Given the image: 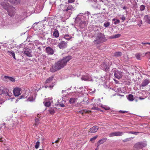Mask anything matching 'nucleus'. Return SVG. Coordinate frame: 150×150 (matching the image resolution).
<instances>
[{
  "mask_svg": "<svg viewBox=\"0 0 150 150\" xmlns=\"http://www.w3.org/2000/svg\"><path fill=\"white\" fill-rule=\"evenodd\" d=\"M108 136L110 137L116 136V132L110 133V134H109Z\"/></svg>",
  "mask_w": 150,
  "mask_h": 150,
  "instance_id": "30",
  "label": "nucleus"
},
{
  "mask_svg": "<svg viewBox=\"0 0 150 150\" xmlns=\"http://www.w3.org/2000/svg\"><path fill=\"white\" fill-rule=\"evenodd\" d=\"M141 11H144L145 8V6L144 5H141L139 7Z\"/></svg>",
  "mask_w": 150,
  "mask_h": 150,
  "instance_id": "37",
  "label": "nucleus"
},
{
  "mask_svg": "<svg viewBox=\"0 0 150 150\" xmlns=\"http://www.w3.org/2000/svg\"><path fill=\"white\" fill-rule=\"evenodd\" d=\"M73 38V37H72L70 35H69L68 34H66L65 35L64 37V38L67 40H70L72 38Z\"/></svg>",
  "mask_w": 150,
  "mask_h": 150,
  "instance_id": "21",
  "label": "nucleus"
},
{
  "mask_svg": "<svg viewBox=\"0 0 150 150\" xmlns=\"http://www.w3.org/2000/svg\"><path fill=\"white\" fill-rule=\"evenodd\" d=\"M23 53L25 54L27 56L29 57H32V51L29 48L25 47L23 48Z\"/></svg>",
  "mask_w": 150,
  "mask_h": 150,
  "instance_id": "7",
  "label": "nucleus"
},
{
  "mask_svg": "<svg viewBox=\"0 0 150 150\" xmlns=\"http://www.w3.org/2000/svg\"><path fill=\"white\" fill-rule=\"evenodd\" d=\"M43 103L47 107H49L51 105V102L49 101L46 102H43Z\"/></svg>",
  "mask_w": 150,
  "mask_h": 150,
  "instance_id": "32",
  "label": "nucleus"
},
{
  "mask_svg": "<svg viewBox=\"0 0 150 150\" xmlns=\"http://www.w3.org/2000/svg\"><path fill=\"white\" fill-rule=\"evenodd\" d=\"M29 101H33L35 100V98H33V97H30L28 99Z\"/></svg>",
  "mask_w": 150,
  "mask_h": 150,
  "instance_id": "43",
  "label": "nucleus"
},
{
  "mask_svg": "<svg viewBox=\"0 0 150 150\" xmlns=\"http://www.w3.org/2000/svg\"><path fill=\"white\" fill-rule=\"evenodd\" d=\"M116 132V136H122L123 133L122 132H120L119 131Z\"/></svg>",
  "mask_w": 150,
  "mask_h": 150,
  "instance_id": "31",
  "label": "nucleus"
},
{
  "mask_svg": "<svg viewBox=\"0 0 150 150\" xmlns=\"http://www.w3.org/2000/svg\"><path fill=\"white\" fill-rule=\"evenodd\" d=\"M114 80L116 82V83H118V81H117V80H116L115 79H114Z\"/></svg>",
  "mask_w": 150,
  "mask_h": 150,
  "instance_id": "56",
  "label": "nucleus"
},
{
  "mask_svg": "<svg viewBox=\"0 0 150 150\" xmlns=\"http://www.w3.org/2000/svg\"><path fill=\"white\" fill-rule=\"evenodd\" d=\"M96 38L93 43L94 45H97L105 42L106 40L105 35L100 33H98L96 36Z\"/></svg>",
  "mask_w": 150,
  "mask_h": 150,
  "instance_id": "3",
  "label": "nucleus"
},
{
  "mask_svg": "<svg viewBox=\"0 0 150 150\" xmlns=\"http://www.w3.org/2000/svg\"><path fill=\"white\" fill-rule=\"evenodd\" d=\"M123 9H126V7L125 6H124L123 8Z\"/></svg>",
  "mask_w": 150,
  "mask_h": 150,
  "instance_id": "62",
  "label": "nucleus"
},
{
  "mask_svg": "<svg viewBox=\"0 0 150 150\" xmlns=\"http://www.w3.org/2000/svg\"><path fill=\"white\" fill-rule=\"evenodd\" d=\"M71 59L70 56H66L59 59L50 68V71L52 72L56 71L64 67L67 63Z\"/></svg>",
  "mask_w": 150,
  "mask_h": 150,
  "instance_id": "1",
  "label": "nucleus"
},
{
  "mask_svg": "<svg viewBox=\"0 0 150 150\" xmlns=\"http://www.w3.org/2000/svg\"><path fill=\"white\" fill-rule=\"evenodd\" d=\"M146 145L147 144L146 142H141L137 143L134 145V148L138 149L145 147Z\"/></svg>",
  "mask_w": 150,
  "mask_h": 150,
  "instance_id": "6",
  "label": "nucleus"
},
{
  "mask_svg": "<svg viewBox=\"0 0 150 150\" xmlns=\"http://www.w3.org/2000/svg\"><path fill=\"white\" fill-rule=\"evenodd\" d=\"M146 54H150V52H147L146 53Z\"/></svg>",
  "mask_w": 150,
  "mask_h": 150,
  "instance_id": "59",
  "label": "nucleus"
},
{
  "mask_svg": "<svg viewBox=\"0 0 150 150\" xmlns=\"http://www.w3.org/2000/svg\"><path fill=\"white\" fill-rule=\"evenodd\" d=\"M144 98H142L141 97H139V99L141 100H142L144 99Z\"/></svg>",
  "mask_w": 150,
  "mask_h": 150,
  "instance_id": "55",
  "label": "nucleus"
},
{
  "mask_svg": "<svg viewBox=\"0 0 150 150\" xmlns=\"http://www.w3.org/2000/svg\"><path fill=\"white\" fill-rule=\"evenodd\" d=\"M40 144V142H36L35 145V147L36 149H37L38 148Z\"/></svg>",
  "mask_w": 150,
  "mask_h": 150,
  "instance_id": "40",
  "label": "nucleus"
},
{
  "mask_svg": "<svg viewBox=\"0 0 150 150\" xmlns=\"http://www.w3.org/2000/svg\"><path fill=\"white\" fill-rule=\"evenodd\" d=\"M129 134H135L136 135H137L139 133L138 132H132V131H130L128 132Z\"/></svg>",
  "mask_w": 150,
  "mask_h": 150,
  "instance_id": "34",
  "label": "nucleus"
},
{
  "mask_svg": "<svg viewBox=\"0 0 150 150\" xmlns=\"http://www.w3.org/2000/svg\"><path fill=\"white\" fill-rule=\"evenodd\" d=\"M75 0H69L68 1L69 3H70L73 2Z\"/></svg>",
  "mask_w": 150,
  "mask_h": 150,
  "instance_id": "51",
  "label": "nucleus"
},
{
  "mask_svg": "<svg viewBox=\"0 0 150 150\" xmlns=\"http://www.w3.org/2000/svg\"><path fill=\"white\" fill-rule=\"evenodd\" d=\"M150 82V80L148 79H145L142 82L141 86L144 87L147 86Z\"/></svg>",
  "mask_w": 150,
  "mask_h": 150,
  "instance_id": "16",
  "label": "nucleus"
},
{
  "mask_svg": "<svg viewBox=\"0 0 150 150\" xmlns=\"http://www.w3.org/2000/svg\"><path fill=\"white\" fill-rule=\"evenodd\" d=\"M92 109L94 110H99V109L96 107H93L92 108Z\"/></svg>",
  "mask_w": 150,
  "mask_h": 150,
  "instance_id": "47",
  "label": "nucleus"
},
{
  "mask_svg": "<svg viewBox=\"0 0 150 150\" xmlns=\"http://www.w3.org/2000/svg\"><path fill=\"white\" fill-rule=\"evenodd\" d=\"M128 99L130 101H133L134 100V97L132 95L129 94L128 96Z\"/></svg>",
  "mask_w": 150,
  "mask_h": 150,
  "instance_id": "25",
  "label": "nucleus"
},
{
  "mask_svg": "<svg viewBox=\"0 0 150 150\" xmlns=\"http://www.w3.org/2000/svg\"><path fill=\"white\" fill-rule=\"evenodd\" d=\"M139 22L140 23L138 24V25L139 27L141 26V25L142 24V21L141 20H140L139 21Z\"/></svg>",
  "mask_w": 150,
  "mask_h": 150,
  "instance_id": "45",
  "label": "nucleus"
},
{
  "mask_svg": "<svg viewBox=\"0 0 150 150\" xmlns=\"http://www.w3.org/2000/svg\"><path fill=\"white\" fill-rule=\"evenodd\" d=\"M103 69H105V70L107 71L109 69V67L107 66L106 64L103 63Z\"/></svg>",
  "mask_w": 150,
  "mask_h": 150,
  "instance_id": "28",
  "label": "nucleus"
},
{
  "mask_svg": "<svg viewBox=\"0 0 150 150\" xmlns=\"http://www.w3.org/2000/svg\"><path fill=\"white\" fill-rule=\"evenodd\" d=\"M66 101H64L63 98H62V100H58V105H60V106L62 107H64V104L65 103Z\"/></svg>",
  "mask_w": 150,
  "mask_h": 150,
  "instance_id": "17",
  "label": "nucleus"
},
{
  "mask_svg": "<svg viewBox=\"0 0 150 150\" xmlns=\"http://www.w3.org/2000/svg\"><path fill=\"white\" fill-rule=\"evenodd\" d=\"M121 18L122 19V20H123V21H124L125 19V17L123 16L121 17Z\"/></svg>",
  "mask_w": 150,
  "mask_h": 150,
  "instance_id": "52",
  "label": "nucleus"
},
{
  "mask_svg": "<svg viewBox=\"0 0 150 150\" xmlns=\"http://www.w3.org/2000/svg\"><path fill=\"white\" fill-rule=\"evenodd\" d=\"M110 24V23L109 22H105L104 23V25L105 27L108 26Z\"/></svg>",
  "mask_w": 150,
  "mask_h": 150,
  "instance_id": "35",
  "label": "nucleus"
},
{
  "mask_svg": "<svg viewBox=\"0 0 150 150\" xmlns=\"http://www.w3.org/2000/svg\"><path fill=\"white\" fill-rule=\"evenodd\" d=\"M105 106V105H102L101 104V107L102 108H104V107Z\"/></svg>",
  "mask_w": 150,
  "mask_h": 150,
  "instance_id": "58",
  "label": "nucleus"
},
{
  "mask_svg": "<svg viewBox=\"0 0 150 150\" xmlns=\"http://www.w3.org/2000/svg\"><path fill=\"white\" fill-rule=\"evenodd\" d=\"M58 46L60 49H64L67 47V43L64 41H63L59 43Z\"/></svg>",
  "mask_w": 150,
  "mask_h": 150,
  "instance_id": "12",
  "label": "nucleus"
},
{
  "mask_svg": "<svg viewBox=\"0 0 150 150\" xmlns=\"http://www.w3.org/2000/svg\"><path fill=\"white\" fill-rule=\"evenodd\" d=\"M122 54V53L121 52H115L114 54V55L117 57H120L121 56Z\"/></svg>",
  "mask_w": 150,
  "mask_h": 150,
  "instance_id": "24",
  "label": "nucleus"
},
{
  "mask_svg": "<svg viewBox=\"0 0 150 150\" xmlns=\"http://www.w3.org/2000/svg\"><path fill=\"white\" fill-rule=\"evenodd\" d=\"M105 110H109L110 109V108L107 106L105 105L103 108Z\"/></svg>",
  "mask_w": 150,
  "mask_h": 150,
  "instance_id": "44",
  "label": "nucleus"
},
{
  "mask_svg": "<svg viewBox=\"0 0 150 150\" xmlns=\"http://www.w3.org/2000/svg\"><path fill=\"white\" fill-rule=\"evenodd\" d=\"M54 78V76L52 75L51 77L48 78L45 81V88H47V87H50V88H52L53 87L54 84V83H52V85H48V84H50V83L52 82V81H53V79Z\"/></svg>",
  "mask_w": 150,
  "mask_h": 150,
  "instance_id": "5",
  "label": "nucleus"
},
{
  "mask_svg": "<svg viewBox=\"0 0 150 150\" xmlns=\"http://www.w3.org/2000/svg\"><path fill=\"white\" fill-rule=\"evenodd\" d=\"M27 96H25L23 94L20 97V98H19V99H21L22 98H26Z\"/></svg>",
  "mask_w": 150,
  "mask_h": 150,
  "instance_id": "42",
  "label": "nucleus"
},
{
  "mask_svg": "<svg viewBox=\"0 0 150 150\" xmlns=\"http://www.w3.org/2000/svg\"><path fill=\"white\" fill-rule=\"evenodd\" d=\"M46 52L49 55H52L54 53V50L51 47H47L45 48Z\"/></svg>",
  "mask_w": 150,
  "mask_h": 150,
  "instance_id": "11",
  "label": "nucleus"
},
{
  "mask_svg": "<svg viewBox=\"0 0 150 150\" xmlns=\"http://www.w3.org/2000/svg\"><path fill=\"white\" fill-rule=\"evenodd\" d=\"M35 125H38L39 124V119L38 118H36L35 119Z\"/></svg>",
  "mask_w": 150,
  "mask_h": 150,
  "instance_id": "41",
  "label": "nucleus"
},
{
  "mask_svg": "<svg viewBox=\"0 0 150 150\" xmlns=\"http://www.w3.org/2000/svg\"><path fill=\"white\" fill-rule=\"evenodd\" d=\"M98 128V127L97 126H94L90 129L89 132L91 133L96 132L97 131Z\"/></svg>",
  "mask_w": 150,
  "mask_h": 150,
  "instance_id": "15",
  "label": "nucleus"
},
{
  "mask_svg": "<svg viewBox=\"0 0 150 150\" xmlns=\"http://www.w3.org/2000/svg\"><path fill=\"white\" fill-rule=\"evenodd\" d=\"M106 140L107 138H105L99 140L98 143L99 144L98 145H99L100 144H103L106 141Z\"/></svg>",
  "mask_w": 150,
  "mask_h": 150,
  "instance_id": "23",
  "label": "nucleus"
},
{
  "mask_svg": "<svg viewBox=\"0 0 150 150\" xmlns=\"http://www.w3.org/2000/svg\"><path fill=\"white\" fill-rule=\"evenodd\" d=\"M143 19L146 23L150 24V17L148 15H145L144 16Z\"/></svg>",
  "mask_w": 150,
  "mask_h": 150,
  "instance_id": "18",
  "label": "nucleus"
},
{
  "mask_svg": "<svg viewBox=\"0 0 150 150\" xmlns=\"http://www.w3.org/2000/svg\"><path fill=\"white\" fill-rule=\"evenodd\" d=\"M54 146L55 148H57L58 147V144L57 143L54 145Z\"/></svg>",
  "mask_w": 150,
  "mask_h": 150,
  "instance_id": "53",
  "label": "nucleus"
},
{
  "mask_svg": "<svg viewBox=\"0 0 150 150\" xmlns=\"http://www.w3.org/2000/svg\"><path fill=\"white\" fill-rule=\"evenodd\" d=\"M120 22V21L119 20H116V21L114 22V24H117L118 23H119Z\"/></svg>",
  "mask_w": 150,
  "mask_h": 150,
  "instance_id": "46",
  "label": "nucleus"
},
{
  "mask_svg": "<svg viewBox=\"0 0 150 150\" xmlns=\"http://www.w3.org/2000/svg\"><path fill=\"white\" fill-rule=\"evenodd\" d=\"M13 92L15 96H18L22 93L21 89L18 87H16L14 88Z\"/></svg>",
  "mask_w": 150,
  "mask_h": 150,
  "instance_id": "8",
  "label": "nucleus"
},
{
  "mask_svg": "<svg viewBox=\"0 0 150 150\" xmlns=\"http://www.w3.org/2000/svg\"><path fill=\"white\" fill-rule=\"evenodd\" d=\"M82 80L86 81H90L92 80V78L91 76L88 74H86L83 75L81 78Z\"/></svg>",
  "mask_w": 150,
  "mask_h": 150,
  "instance_id": "10",
  "label": "nucleus"
},
{
  "mask_svg": "<svg viewBox=\"0 0 150 150\" xmlns=\"http://www.w3.org/2000/svg\"><path fill=\"white\" fill-rule=\"evenodd\" d=\"M4 2H7V1H9L13 4L17 5L19 4L21 2V0H4Z\"/></svg>",
  "mask_w": 150,
  "mask_h": 150,
  "instance_id": "13",
  "label": "nucleus"
},
{
  "mask_svg": "<svg viewBox=\"0 0 150 150\" xmlns=\"http://www.w3.org/2000/svg\"><path fill=\"white\" fill-rule=\"evenodd\" d=\"M74 8L71 5H69L68 6L67 8L64 10V11H66L68 13V16L69 17L72 14V11L74 10Z\"/></svg>",
  "mask_w": 150,
  "mask_h": 150,
  "instance_id": "9",
  "label": "nucleus"
},
{
  "mask_svg": "<svg viewBox=\"0 0 150 150\" xmlns=\"http://www.w3.org/2000/svg\"><path fill=\"white\" fill-rule=\"evenodd\" d=\"M59 142V140H57L55 141L54 142H52V144H54L55 143H57Z\"/></svg>",
  "mask_w": 150,
  "mask_h": 150,
  "instance_id": "54",
  "label": "nucleus"
},
{
  "mask_svg": "<svg viewBox=\"0 0 150 150\" xmlns=\"http://www.w3.org/2000/svg\"><path fill=\"white\" fill-rule=\"evenodd\" d=\"M76 99H77L76 98H71L69 100V102L70 103L73 104V103H75L76 102Z\"/></svg>",
  "mask_w": 150,
  "mask_h": 150,
  "instance_id": "27",
  "label": "nucleus"
},
{
  "mask_svg": "<svg viewBox=\"0 0 150 150\" xmlns=\"http://www.w3.org/2000/svg\"><path fill=\"white\" fill-rule=\"evenodd\" d=\"M116 20V19L115 18H113V19H112V21H115Z\"/></svg>",
  "mask_w": 150,
  "mask_h": 150,
  "instance_id": "64",
  "label": "nucleus"
},
{
  "mask_svg": "<svg viewBox=\"0 0 150 150\" xmlns=\"http://www.w3.org/2000/svg\"><path fill=\"white\" fill-rule=\"evenodd\" d=\"M119 112L122 113H125V112H128L126 111H123V110H120L119 111Z\"/></svg>",
  "mask_w": 150,
  "mask_h": 150,
  "instance_id": "48",
  "label": "nucleus"
},
{
  "mask_svg": "<svg viewBox=\"0 0 150 150\" xmlns=\"http://www.w3.org/2000/svg\"><path fill=\"white\" fill-rule=\"evenodd\" d=\"M147 43H148V42L144 43V42H142V44H143V45L147 44Z\"/></svg>",
  "mask_w": 150,
  "mask_h": 150,
  "instance_id": "57",
  "label": "nucleus"
},
{
  "mask_svg": "<svg viewBox=\"0 0 150 150\" xmlns=\"http://www.w3.org/2000/svg\"><path fill=\"white\" fill-rule=\"evenodd\" d=\"M91 111L86 110H83L79 111V112L82 114H83L84 113H88Z\"/></svg>",
  "mask_w": 150,
  "mask_h": 150,
  "instance_id": "26",
  "label": "nucleus"
},
{
  "mask_svg": "<svg viewBox=\"0 0 150 150\" xmlns=\"http://www.w3.org/2000/svg\"><path fill=\"white\" fill-rule=\"evenodd\" d=\"M53 35L55 38H58L59 36L58 30L56 29H55Z\"/></svg>",
  "mask_w": 150,
  "mask_h": 150,
  "instance_id": "20",
  "label": "nucleus"
},
{
  "mask_svg": "<svg viewBox=\"0 0 150 150\" xmlns=\"http://www.w3.org/2000/svg\"><path fill=\"white\" fill-rule=\"evenodd\" d=\"M2 93V91L1 89H0V95Z\"/></svg>",
  "mask_w": 150,
  "mask_h": 150,
  "instance_id": "60",
  "label": "nucleus"
},
{
  "mask_svg": "<svg viewBox=\"0 0 150 150\" xmlns=\"http://www.w3.org/2000/svg\"><path fill=\"white\" fill-rule=\"evenodd\" d=\"M142 55V54L140 53H137L135 54V56L137 59L138 60L141 59V56Z\"/></svg>",
  "mask_w": 150,
  "mask_h": 150,
  "instance_id": "29",
  "label": "nucleus"
},
{
  "mask_svg": "<svg viewBox=\"0 0 150 150\" xmlns=\"http://www.w3.org/2000/svg\"><path fill=\"white\" fill-rule=\"evenodd\" d=\"M121 36V35L119 34H116L112 36V38H119Z\"/></svg>",
  "mask_w": 150,
  "mask_h": 150,
  "instance_id": "33",
  "label": "nucleus"
},
{
  "mask_svg": "<svg viewBox=\"0 0 150 150\" xmlns=\"http://www.w3.org/2000/svg\"><path fill=\"white\" fill-rule=\"evenodd\" d=\"M1 5L3 8L7 11L9 16L12 17L14 16L16 11L14 7L11 6H9L8 3L7 2H4V1L1 3Z\"/></svg>",
  "mask_w": 150,
  "mask_h": 150,
  "instance_id": "2",
  "label": "nucleus"
},
{
  "mask_svg": "<svg viewBox=\"0 0 150 150\" xmlns=\"http://www.w3.org/2000/svg\"><path fill=\"white\" fill-rule=\"evenodd\" d=\"M21 46H22V45H19L18 47L19 48H21Z\"/></svg>",
  "mask_w": 150,
  "mask_h": 150,
  "instance_id": "61",
  "label": "nucleus"
},
{
  "mask_svg": "<svg viewBox=\"0 0 150 150\" xmlns=\"http://www.w3.org/2000/svg\"><path fill=\"white\" fill-rule=\"evenodd\" d=\"M7 54L10 56H12L14 59H16L14 52L11 51H8Z\"/></svg>",
  "mask_w": 150,
  "mask_h": 150,
  "instance_id": "19",
  "label": "nucleus"
},
{
  "mask_svg": "<svg viewBox=\"0 0 150 150\" xmlns=\"http://www.w3.org/2000/svg\"><path fill=\"white\" fill-rule=\"evenodd\" d=\"M4 78L6 79H8L9 80H10L12 82H14L15 81V79L14 78H12V77L7 76H4Z\"/></svg>",
  "mask_w": 150,
  "mask_h": 150,
  "instance_id": "22",
  "label": "nucleus"
},
{
  "mask_svg": "<svg viewBox=\"0 0 150 150\" xmlns=\"http://www.w3.org/2000/svg\"><path fill=\"white\" fill-rule=\"evenodd\" d=\"M18 99H16V102H15V103H17L18 102Z\"/></svg>",
  "mask_w": 150,
  "mask_h": 150,
  "instance_id": "63",
  "label": "nucleus"
},
{
  "mask_svg": "<svg viewBox=\"0 0 150 150\" xmlns=\"http://www.w3.org/2000/svg\"><path fill=\"white\" fill-rule=\"evenodd\" d=\"M129 140V138H127L123 140V142H126Z\"/></svg>",
  "mask_w": 150,
  "mask_h": 150,
  "instance_id": "50",
  "label": "nucleus"
},
{
  "mask_svg": "<svg viewBox=\"0 0 150 150\" xmlns=\"http://www.w3.org/2000/svg\"><path fill=\"white\" fill-rule=\"evenodd\" d=\"M16 18V21L18 22L19 20H21V17L20 16L16 15L15 16Z\"/></svg>",
  "mask_w": 150,
  "mask_h": 150,
  "instance_id": "36",
  "label": "nucleus"
},
{
  "mask_svg": "<svg viewBox=\"0 0 150 150\" xmlns=\"http://www.w3.org/2000/svg\"><path fill=\"white\" fill-rule=\"evenodd\" d=\"M49 111L50 113L51 114H53L54 113V111L52 108H50L49 110Z\"/></svg>",
  "mask_w": 150,
  "mask_h": 150,
  "instance_id": "38",
  "label": "nucleus"
},
{
  "mask_svg": "<svg viewBox=\"0 0 150 150\" xmlns=\"http://www.w3.org/2000/svg\"><path fill=\"white\" fill-rule=\"evenodd\" d=\"M98 136H96L93 137L91 139L90 141L93 142V141H94L97 137Z\"/></svg>",
  "mask_w": 150,
  "mask_h": 150,
  "instance_id": "39",
  "label": "nucleus"
},
{
  "mask_svg": "<svg viewBox=\"0 0 150 150\" xmlns=\"http://www.w3.org/2000/svg\"><path fill=\"white\" fill-rule=\"evenodd\" d=\"M76 25L81 28H83L86 26V22L84 21H81L80 19L78 17H76L75 20Z\"/></svg>",
  "mask_w": 150,
  "mask_h": 150,
  "instance_id": "4",
  "label": "nucleus"
},
{
  "mask_svg": "<svg viewBox=\"0 0 150 150\" xmlns=\"http://www.w3.org/2000/svg\"><path fill=\"white\" fill-rule=\"evenodd\" d=\"M114 74L115 77L118 79H120L122 76V72L118 71H115Z\"/></svg>",
  "mask_w": 150,
  "mask_h": 150,
  "instance_id": "14",
  "label": "nucleus"
},
{
  "mask_svg": "<svg viewBox=\"0 0 150 150\" xmlns=\"http://www.w3.org/2000/svg\"><path fill=\"white\" fill-rule=\"evenodd\" d=\"M6 94H7V95H8L10 97H11L12 95V93H10L9 92H7V93H6Z\"/></svg>",
  "mask_w": 150,
  "mask_h": 150,
  "instance_id": "49",
  "label": "nucleus"
}]
</instances>
